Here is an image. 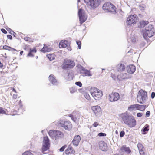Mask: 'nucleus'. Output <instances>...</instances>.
<instances>
[{"label": "nucleus", "instance_id": "nucleus-19", "mask_svg": "<svg viewBox=\"0 0 155 155\" xmlns=\"http://www.w3.org/2000/svg\"><path fill=\"white\" fill-rule=\"evenodd\" d=\"M81 140V137L79 135H77L74 137L72 141L73 145L76 146H78Z\"/></svg>", "mask_w": 155, "mask_h": 155}, {"label": "nucleus", "instance_id": "nucleus-27", "mask_svg": "<svg viewBox=\"0 0 155 155\" xmlns=\"http://www.w3.org/2000/svg\"><path fill=\"white\" fill-rule=\"evenodd\" d=\"M146 108V106L144 105H140L138 104V110L143 111Z\"/></svg>", "mask_w": 155, "mask_h": 155}, {"label": "nucleus", "instance_id": "nucleus-24", "mask_svg": "<svg viewBox=\"0 0 155 155\" xmlns=\"http://www.w3.org/2000/svg\"><path fill=\"white\" fill-rule=\"evenodd\" d=\"M125 67L122 64H119L117 66V70L118 71H122L125 69Z\"/></svg>", "mask_w": 155, "mask_h": 155}, {"label": "nucleus", "instance_id": "nucleus-16", "mask_svg": "<svg viewBox=\"0 0 155 155\" xmlns=\"http://www.w3.org/2000/svg\"><path fill=\"white\" fill-rule=\"evenodd\" d=\"M135 67L133 65H130L127 67V71L128 73L132 74L135 71Z\"/></svg>", "mask_w": 155, "mask_h": 155}, {"label": "nucleus", "instance_id": "nucleus-25", "mask_svg": "<svg viewBox=\"0 0 155 155\" xmlns=\"http://www.w3.org/2000/svg\"><path fill=\"white\" fill-rule=\"evenodd\" d=\"M55 138L56 140L58 137H62L63 136V134L61 131L58 130H55Z\"/></svg>", "mask_w": 155, "mask_h": 155}, {"label": "nucleus", "instance_id": "nucleus-31", "mask_svg": "<svg viewBox=\"0 0 155 155\" xmlns=\"http://www.w3.org/2000/svg\"><path fill=\"white\" fill-rule=\"evenodd\" d=\"M148 23V21H142L140 22V27L141 28L144 27Z\"/></svg>", "mask_w": 155, "mask_h": 155}, {"label": "nucleus", "instance_id": "nucleus-49", "mask_svg": "<svg viewBox=\"0 0 155 155\" xmlns=\"http://www.w3.org/2000/svg\"><path fill=\"white\" fill-rule=\"evenodd\" d=\"M29 57H33L34 56L33 54L32 53H31V51H29V53L27 55Z\"/></svg>", "mask_w": 155, "mask_h": 155}, {"label": "nucleus", "instance_id": "nucleus-38", "mask_svg": "<svg viewBox=\"0 0 155 155\" xmlns=\"http://www.w3.org/2000/svg\"><path fill=\"white\" fill-rule=\"evenodd\" d=\"M0 114H6V112L3 108L0 107Z\"/></svg>", "mask_w": 155, "mask_h": 155}, {"label": "nucleus", "instance_id": "nucleus-47", "mask_svg": "<svg viewBox=\"0 0 155 155\" xmlns=\"http://www.w3.org/2000/svg\"><path fill=\"white\" fill-rule=\"evenodd\" d=\"M143 115V113H138L137 114V117H140L142 116Z\"/></svg>", "mask_w": 155, "mask_h": 155}, {"label": "nucleus", "instance_id": "nucleus-18", "mask_svg": "<svg viewBox=\"0 0 155 155\" xmlns=\"http://www.w3.org/2000/svg\"><path fill=\"white\" fill-rule=\"evenodd\" d=\"M49 81L53 84L57 85L58 83L56 79L55 78V77L53 74L50 75L49 77Z\"/></svg>", "mask_w": 155, "mask_h": 155}, {"label": "nucleus", "instance_id": "nucleus-54", "mask_svg": "<svg viewBox=\"0 0 155 155\" xmlns=\"http://www.w3.org/2000/svg\"><path fill=\"white\" fill-rule=\"evenodd\" d=\"M1 31L4 34H6L7 33V32L6 30L4 29H1Z\"/></svg>", "mask_w": 155, "mask_h": 155}, {"label": "nucleus", "instance_id": "nucleus-1", "mask_svg": "<svg viewBox=\"0 0 155 155\" xmlns=\"http://www.w3.org/2000/svg\"><path fill=\"white\" fill-rule=\"evenodd\" d=\"M121 117L124 123L129 127H133L136 125V121L133 116L124 114L121 115Z\"/></svg>", "mask_w": 155, "mask_h": 155}, {"label": "nucleus", "instance_id": "nucleus-14", "mask_svg": "<svg viewBox=\"0 0 155 155\" xmlns=\"http://www.w3.org/2000/svg\"><path fill=\"white\" fill-rule=\"evenodd\" d=\"M100 149L102 151H105L107 149V144L103 141H100L99 143Z\"/></svg>", "mask_w": 155, "mask_h": 155}, {"label": "nucleus", "instance_id": "nucleus-57", "mask_svg": "<svg viewBox=\"0 0 155 155\" xmlns=\"http://www.w3.org/2000/svg\"><path fill=\"white\" fill-rule=\"evenodd\" d=\"M13 98L14 99H16L17 98V95L15 94H14L13 96Z\"/></svg>", "mask_w": 155, "mask_h": 155}, {"label": "nucleus", "instance_id": "nucleus-12", "mask_svg": "<svg viewBox=\"0 0 155 155\" xmlns=\"http://www.w3.org/2000/svg\"><path fill=\"white\" fill-rule=\"evenodd\" d=\"M78 15L80 22L82 23L85 22L87 18V17L85 16L84 13L81 9H79Z\"/></svg>", "mask_w": 155, "mask_h": 155}, {"label": "nucleus", "instance_id": "nucleus-15", "mask_svg": "<svg viewBox=\"0 0 155 155\" xmlns=\"http://www.w3.org/2000/svg\"><path fill=\"white\" fill-rule=\"evenodd\" d=\"M118 79H128L130 78L129 74L127 73H120L117 76Z\"/></svg>", "mask_w": 155, "mask_h": 155}, {"label": "nucleus", "instance_id": "nucleus-8", "mask_svg": "<svg viewBox=\"0 0 155 155\" xmlns=\"http://www.w3.org/2000/svg\"><path fill=\"white\" fill-rule=\"evenodd\" d=\"M75 63L71 60H65L62 65V68L64 69L72 68L75 66Z\"/></svg>", "mask_w": 155, "mask_h": 155}, {"label": "nucleus", "instance_id": "nucleus-4", "mask_svg": "<svg viewBox=\"0 0 155 155\" xmlns=\"http://www.w3.org/2000/svg\"><path fill=\"white\" fill-rule=\"evenodd\" d=\"M102 8L103 9L105 12H111L113 14H115L116 13L115 7L110 2H107L104 4Z\"/></svg>", "mask_w": 155, "mask_h": 155}, {"label": "nucleus", "instance_id": "nucleus-22", "mask_svg": "<svg viewBox=\"0 0 155 155\" xmlns=\"http://www.w3.org/2000/svg\"><path fill=\"white\" fill-rule=\"evenodd\" d=\"M128 110L130 111L138 110V104L130 105L128 107Z\"/></svg>", "mask_w": 155, "mask_h": 155}, {"label": "nucleus", "instance_id": "nucleus-48", "mask_svg": "<svg viewBox=\"0 0 155 155\" xmlns=\"http://www.w3.org/2000/svg\"><path fill=\"white\" fill-rule=\"evenodd\" d=\"M99 125V124L97 122H94L93 124L94 127H96Z\"/></svg>", "mask_w": 155, "mask_h": 155}, {"label": "nucleus", "instance_id": "nucleus-9", "mask_svg": "<svg viewBox=\"0 0 155 155\" xmlns=\"http://www.w3.org/2000/svg\"><path fill=\"white\" fill-rule=\"evenodd\" d=\"M50 147L49 139L47 136L44 137L43 145L42 147L43 151H46L48 150Z\"/></svg>", "mask_w": 155, "mask_h": 155}, {"label": "nucleus", "instance_id": "nucleus-2", "mask_svg": "<svg viewBox=\"0 0 155 155\" xmlns=\"http://www.w3.org/2000/svg\"><path fill=\"white\" fill-rule=\"evenodd\" d=\"M57 125L63 127L65 129L70 130L72 128V125L70 122L67 120H61L57 122Z\"/></svg>", "mask_w": 155, "mask_h": 155}, {"label": "nucleus", "instance_id": "nucleus-34", "mask_svg": "<svg viewBox=\"0 0 155 155\" xmlns=\"http://www.w3.org/2000/svg\"><path fill=\"white\" fill-rule=\"evenodd\" d=\"M148 127L149 125H146L142 129V131H143V132L148 131L149 130Z\"/></svg>", "mask_w": 155, "mask_h": 155}, {"label": "nucleus", "instance_id": "nucleus-33", "mask_svg": "<svg viewBox=\"0 0 155 155\" xmlns=\"http://www.w3.org/2000/svg\"><path fill=\"white\" fill-rule=\"evenodd\" d=\"M47 57L50 60H52L55 58L54 55L53 54H48Z\"/></svg>", "mask_w": 155, "mask_h": 155}, {"label": "nucleus", "instance_id": "nucleus-52", "mask_svg": "<svg viewBox=\"0 0 155 155\" xmlns=\"http://www.w3.org/2000/svg\"><path fill=\"white\" fill-rule=\"evenodd\" d=\"M150 111H147L146 112V116L147 117H149L150 115Z\"/></svg>", "mask_w": 155, "mask_h": 155}, {"label": "nucleus", "instance_id": "nucleus-63", "mask_svg": "<svg viewBox=\"0 0 155 155\" xmlns=\"http://www.w3.org/2000/svg\"><path fill=\"white\" fill-rule=\"evenodd\" d=\"M102 69V70H104V69Z\"/></svg>", "mask_w": 155, "mask_h": 155}, {"label": "nucleus", "instance_id": "nucleus-13", "mask_svg": "<svg viewBox=\"0 0 155 155\" xmlns=\"http://www.w3.org/2000/svg\"><path fill=\"white\" fill-rule=\"evenodd\" d=\"M92 109L96 116H99L101 115V111L100 106L98 105L93 106Z\"/></svg>", "mask_w": 155, "mask_h": 155}, {"label": "nucleus", "instance_id": "nucleus-43", "mask_svg": "<svg viewBox=\"0 0 155 155\" xmlns=\"http://www.w3.org/2000/svg\"><path fill=\"white\" fill-rule=\"evenodd\" d=\"M75 84L79 86V87H81L82 86V84L81 83V82L80 81L76 82L75 83Z\"/></svg>", "mask_w": 155, "mask_h": 155}, {"label": "nucleus", "instance_id": "nucleus-56", "mask_svg": "<svg viewBox=\"0 0 155 155\" xmlns=\"http://www.w3.org/2000/svg\"><path fill=\"white\" fill-rule=\"evenodd\" d=\"M69 116L72 119V120L74 121V117L73 116V115L72 114H70Z\"/></svg>", "mask_w": 155, "mask_h": 155}, {"label": "nucleus", "instance_id": "nucleus-42", "mask_svg": "<svg viewBox=\"0 0 155 155\" xmlns=\"http://www.w3.org/2000/svg\"><path fill=\"white\" fill-rule=\"evenodd\" d=\"M144 149H143L139 150L140 155H146V153L144 152Z\"/></svg>", "mask_w": 155, "mask_h": 155}, {"label": "nucleus", "instance_id": "nucleus-28", "mask_svg": "<svg viewBox=\"0 0 155 155\" xmlns=\"http://www.w3.org/2000/svg\"><path fill=\"white\" fill-rule=\"evenodd\" d=\"M51 49L47 46H44L42 49L41 51L44 52H48L51 51Z\"/></svg>", "mask_w": 155, "mask_h": 155}, {"label": "nucleus", "instance_id": "nucleus-50", "mask_svg": "<svg viewBox=\"0 0 155 155\" xmlns=\"http://www.w3.org/2000/svg\"><path fill=\"white\" fill-rule=\"evenodd\" d=\"M30 51L32 53L33 52L35 53L36 52V50L35 48L33 49H30Z\"/></svg>", "mask_w": 155, "mask_h": 155}, {"label": "nucleus", "instance_id": "nucleus-46", "mask_svg": "<svg viewBox=\"0 0 155 155\" xmlns=\"http://www.w3.org/2000/svg\"><path fill=\"white\" fill-rule=\"evenodd\" d=\"M24 39L27 41H32L31 39L29 37H26L24 38Z\"/></svg>", "mask_w": 155, "mask_h": 155}, {"label": "nucleus", "instance_id": "nucleus-51", "mask_svg": "<svg viewBox=\"0 0 155 155\" xmlns=\"http://www.w3.org/2000/svg\"><path fill=\"white\" fill-rule=\"evenodd\" d=\"M155 96V93L154 92H152L151 94V97L152 99L154 98Z\"/></svg>", "mask_w": 155, "mask_h": 155}, {"label": "nucleus", "instance_id": "nucleus-7", "mask_svg": "<svg viewBox=\"0 0 155 155\" xmlns=\"http://www.w3.org/2000/svg\"><path fill=\"white\" fill-rule=\"evenodd\" d=\"M138 17L135 15H130L127 18L126 24L127 26L130 27L132 25L135 24L138 21Z\"/></svg>", "mask_w": 155, "mask_h": 155}, {"label": "nucleus", "instance_id": "nucleus-32", "mask_svg": "<svg viewBox=\"0 0 155 155\" xmlns=\"http://www.w3.org/2000/svg\"><path fill=\"white\" fill-rule=\"evenodd\" d=\"M66 79L68 81H70L73 79L72 75L69 73L67 74L66 76H65Z\"/></svg>", "mask_w": 155, "mask_h": 155}, {"label": "nucleus", "instance_id": "nucleus-3", "mask_svg": "<svg viewBox=\"0 0 155 155\" xmlns=\"http://www.w3.org/2000/svg\"><path fill=\"white\" fill-rule=\"evenodd\" d=\"M147 95L146 92L143 90H140L137 97V102L142 104L144 103L147 99Z\"/></svg>", "mask_w": 155, "mask_h": 155}, {"label": "nucleus", "instance_id": "nucleus-21", "mask_svg": "<svg viewBox=\"0 0 155 155\" xmlns=\"http://www.w3.org/2000/svg\"><path fill=\"white\" fill-rule=\"evenodd\" d=\"M122 152H125L127 154H129L131 152V150L129 147H127L125 145L123 146L120 149Z\"/></svg>", "mask_w": 155, "mask_h": 155}, {"label": "nucleus", "instance_id": "nucleus-36", "mask_svg": "<svg viewBox=\"0 0 155 155\" xmlns=\"http://www.w3.org/2000/svg\"><path fill=\"white\" fill-rule=\"evenodd\" d=\"M70 92L71 93H73L75 92L76 91V89L75 87H73L70 89Z\"/></svg>", "mask_w": 155, "mask_h": 155}, {"label": "nucleus", "instance_id": "nucleus-29", "mask_svg": "<svg viewBox=\"0 0 155 155\" xmlns=\"http://www.w3.org/2000/svg\"><path fill=\"white\" fill-rule=\"evenodd\" d=\"M143 35L144 38L145 39H147V37H151V36H149L148 35L150 32H146V31H143Z\"/></svg>", "mask_w": 155, "mask_h": 155}, {"label": "nucleus", "instance_id": "nucleus-26", "mask_svg": "<svg viewBox=\"0 0 155 155\" xmlns=\"http://www.w3.org/2000/svg\"><path fill=\"white\" fill-rule=\"evenodd\" d=\"M55 130H50L49 132V136L53 139L55 138Z\"/></svg>", "mask_w": 155, "mask_h": 155}, {"label": "nucleus", "instance_id": "nucleus-20", "mask_svg": "<svg viewBox=\"0 0 155 155\" xmlns=\"http://www.w3.org/2000/svg\"><path fill=\"white\" fill-rule=\"evenodd\" d=\"M67 41L63 40L61 41L59 44V47L60 48H65L68 46Z\"/></svg>", "mask_w": 155, "mask_h": 155}, {"label": "nucleus", "instance_id": "nucleus-40", "mask_svg": "<svg viewBox=\"0 0 155 155\" xmlns=\"http://www.w3.org/2000/svg\"><path fill=\"white\" fill-rule=\"evenodd\" d=\"M130 40L133 42H135L136 41V38L134 36H131L130 38Z\"/></svg>", "mask_w": 155, "mask_h": 155}, {"label": "nucleus", "instance_id": "nucleus-41", "mask_svg": "<svg viewBox=\"0 0 155 155\" xmlns=\"http://www.w3.org/2000/svg\"><path fill=\"white\" fill-rule=\"evenodd\" d=\"M76 43L78 46V48L79 49H80L81 47V42L79 41H77Z\"/></svg>", "mask_w": 155, "mask_h": 155}, {"label": "nucleus", "instance_id": "nucleus-35", "mask_svg": "<svg viewBox=\"0 0 155 155\" xmlns=\"http://www.w3.org/2000/svg\"><path fill=\"white\" fill-rule=\"evenodd\" d=\"M137 146L139 150L144 149L143 145L141 143H139L137 144Z\"/></svg>", "mask_w": 155, "mask_h": 155}, {"label": "nucleus", "instance_id": "nucleus-39", "mask_svg": "<svg viewBox=\"0 0 155 155\" xmlns=\"http://www.w3.org/2000/svg\"><path fill=\"white\" fill-rule=\"evenodd\" d=\"M22 155H33V154L29 151H27L24 152Z\"/></svg>", "mask_w": 155, "mask_h": 155}, {"label": "nucleus", "instance_id": "nucleus-17", "mask_svg": "<svg viewBox=\"0 0 155 155\" xmlns=\"http://www.w3.org/2000/svg\"><path fill=\"white\" fill-rule=\"evenodd\" d=\"M80 69L81 73L84 74L85 76H90L92 75L89 71L85 69L82 66H81Z\"/></svg>", "mask_w": 155, "mask_h": 155}, {"label": "nucleus", "instance_id": "nucleus-23", "mask_svg": "<svg viewBox=\"0 0 155 155\" xmlns=\"http://www.w3.org/2000/svg\"><path fill=\"white\" fill-rule=\"evenodd\" d=\"M74 151L73 150L72 147L71 146H69L68 149L65 151V154L68 155L69 154H74Z\"/></svg>", "mask_w": 155, "mask_h": 155}, {"label": "nucleus", "instance_id": "nucleus-44", "mask_svg": "<svg viewBox=\"0 0 155 155\" xmlns=\"http://www.w3.org/2000/svg\"><path fill=\"white\" fill-rule=\"evenodd\" d=\"M98 135L100 137L105 136H106V134L104 133H100L98 134Z\"/></svg>", "mask_w": 155, "mask_h": 155}, {"label": "nucleus", "instance_id": "nucleus-10", "mask_svg": "<svg viewBox=\"0 0 155 155\" xmlns=\"http://www.w3.org/2000/svg\"><path fill=\"white\" fill-rule=\"evenodd\" d=\"M110 101L114 102L118 100L120 98L119 94L117 93H112L109 95Z\"/></svg>", "mask_w": 155, "mask_h": 155}, {"label": "nucleus", "instance_id": "nucleus-59", "mask_svg": "<svg viewBox=\"0 0 155 155\" xmlns=\"http://www.w3.org/2000/svg\"><path fill=\"white\" fill-rule=\"evenodd\" d=\"M13 32V35L15 37V34H16V33L13 31H12Z\"/></svg>", "mask_w": 155, "mask_h": 155}, {"label": "nucleus", "instance_id": "nucleus-11", "mask_svg": "<svg viewBox=\"0 0 155 155\" xmlns=\"http://www.w3.org/2000/svg\"><path fill=\"white\" fill-rule=\"evenodd\" d=\"M143 31H146V32H150L148 35L149 36H152L154 35V29L153 25H149L148 27H146L145 29Z\"/></svg>", "mask_w": 155, "mask_h": 155}, {"label": "nucleus", "instance_id": "nucleus-6", "mask_svg": "<svg viewBox=\"0 0 155 155\" xmlns=\"http://www.w3.org/2000/svg\"><path fill=\"white\" fill-rule=\"evenodd\" d=\"M91 95L96 100H99L102 96V92L96 88H92L91 90Z\"/></svg>", "mask_w": 155, "mask_h": 155}, {"label": "nucleus", "instance_id": "nucleus-60", "mask_svg": "<svg viewBox=\"0 0 155 155\" xmlns=\"http://www.w3.org/2000/svg\"><path fill=\"white\" fill-rule=\"evenodd\" d=\"M13 91H14V92H16V90H15V89H13Z\"/></svg>", "mask_w": 155, "mask_h": 155}, {"label": "nucleus", "instance_id": "nucleus-37", "mask_svg": "<svg viewBox=\"0 0 155 155\" xmlns=\"http://www.w3.org/2000/svg\"><path fill=\"white\" fill-rule=\"evenodd\" d=\"M84 96L85 98L87 100H90V97L88 94H87V93H85L84 94Z\"/></svg>", "mask_w": 155, "mask_h": 155}, {"label": "nucleus", "instance_id": "nucleus-55", "mask_svg": "<svg viewBox=\"0 0 155 155\" xmlns=\"http://www.w3.org/2000/svg\"><path fill=\"white\" fill-rule=\"evenodd\" d=\"M7 38L8 39H9L10 40H11L12 39V36L10 35H7Z\"/></svg>", "mask_w": 155, "mask_h": 155}, {"label": "nucleus", "instance_id": "nucleus-5", "mask_svg": "<svg viewBox=\"0 0 155 155\" xmlns=\"http://www.w3.org/2000/svg\"><path fill=\"white\" fill-rule=\"evenodd\" d=\"M84 2L87 7L91 9H94L100 4L99 0H84Z\"/></svg>", "mask_w": 155, "mask_h": 155}, {"label": "nucleus", "instance_id": "nucleus-62", "mask_svg": "<svg viewBox=\"0 0 155 155\" xmlns=\"http://www.w3.org/2000/svg\"><path fill=\"white\" fill-rule=\"evenodd\" d=\"M38 58V56H37L36 57V58Z\"/></svg>", "mask_w": 155, "mask_h": 155}, {"label": "nucleus", "instance_id": "nucleus-53", "mask_svg": "<svg viewBox=\"0 0 155 155\" xmlns=\"http://www.w3.org/2000/svg\"><path fill=\"white\" fill-rule=\"evenodd\" d=\"M65 148V147L64 146L62 147L59 149V151L61 152H62V151H64Z\"/></svg>", "mask_w": 155, "mask_h": 155}, {"label": "nucleus", "instance_id": "nucleus-45", "mask_svg": "<svg viewBox=\"0 0 155 155\" xmlns=\"http://www.w3.org/2000/svg\"><path fill=\"white\" fill-rule=\"evenodd\" d=\"M125 134V132L123 131H122L120 132V137H123Z\"/></svg>", "mask_w": 155, "mask_h": 155}, {"label": "nucleus", "instance_id": "nucleus-30", "mask_svg": "<svg viewBox=\"0 0 155 155\" xmlns=\"http://www.w3.org/2000/svg\"><path fill=\"white\" fill-rule=\"evenodd\" d=\"M3 49L5 50H8L9 51H12V50L13 51H16V49L13 48H12L8 46L7 45H5L3 46Z\"/></svg>", "mask_w": 155, "mask_h": 155}, {"label": "nucleus", "instance_id": "nucleus-61", "mask_svg": "<svg viewBox=\"0 0 155 155\" xmlns=\"http://www.w3.org/2000/svg\"><path fill=\"white\" fill-rule=\"evenodd\" d=\"M43 131H44V130H42V131H41V132H42V133H43Z\"/></svg>", "mask_w": 155, "mask_h": 155}, {"label": "nucleus", "instance_id": "nucleus-58", "mask_svg": "<svg viewBox=\"0 0 155 155\" xmlns=\"http://www.w3.org/2000/svg\"><path fill=\"white\" fill-rule=\"evenodd\" d=\"M23 51H20V54L21 55H22V54H23Z\"/></svg>", "mask_w": 155, "mask_h": 155}]
</instances>
